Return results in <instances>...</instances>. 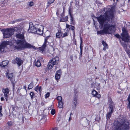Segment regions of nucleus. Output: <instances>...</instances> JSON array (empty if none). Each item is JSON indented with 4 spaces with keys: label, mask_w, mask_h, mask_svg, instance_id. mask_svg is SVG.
<instances>
[{
    "label": "nucleus",
    "mask_w": 130,
    "mask_h": 130,
    "mask_svg": "<svg viewBox=\"0 0 130 130\" xmlns=\"http://www.w3.org/2000/svg\"><path fill=\"white\" fill-rule=\"evenodd\" d=\"M105 16L101 15L96 18L100 24V28L103 27V29L97 31L98 34L103 35L104 34H110L113 30L115 26L112 24V19L114 16L111 10L106 11L105 13Z\"/></svg>",
    "instance_id": "f257e3e1"
},
{
    "label": "nucleus",
    "mask_w": 130,
    "mask_h": 130,
    "mask_svg": "<svg viewBox=\"0 0 130 130\" xmlns=\"http://www.w3.org/2000/svg\"><path fill=\"white\" fill-rule=\"evenodd\" d=\"M24 35V33L23 32L14 35V37H15L17 39V40H15L16 48L17 49L22 50L25 48H30L31 47L34 48V46H32L30 44L25 42Z\"/></svg>",
    "instance_id": "f03ea898"
},
{
    "label": "nucleus",
    "mask_w": 130,
    "mask_h": 130,
    "mask_svg": "<svg viewBox=\"0 0 130 130\" xmlns=\"http://www.w3.org/2000/svg\"><path fill=\"white\" fill-rule=\"evenodd\" d=\"M122 33L121 35L122 37L121 38L124 42H121V40L120 41L122 46L125 50L128 48L127 47V44L126 42H128L129 40V38H130V36H129L127 31L125 28H123L122 29Z\"/></svg>",
    "instance_id": "7ed1b4c3"
},
{
    "label": "nucleus",
    "mask_w": 130,
    "mask_h": 130,
    "mask_svg": "<svg viewBox=\"0 0 130 130\" xmlns=\"http://www.w3.org/2000/svg\"><path fill=\"white\" fill-rule=\"evenodd\" d=\"M129 122L126 121L118 122L114 130H128L129 128Z\"/></svg>",
    "instance_id": "20e7f679"
},
{
    "label": "nucleus",
    "mask_w": 130,
    "mask_h": 130,
    "mask_svg": "<svg viewBox=\"0 0 130 130\" xmlns=\"http://www.w3.org/2000/svg\"><path fill=\"white\" fill-rule=\"evenodd\" d=\"M59 62V58L58 56H56L54 58L51 59L48 64V67L49 69H51L55 65L58 64Z\"/></svg>",
    "instance_id": "39448f33"
},
{
    "label": "nucleus",
    "mask_w": 130,
    "mask_h": 130,
    "mask_svg": "<svg viewBox=\"0 0 130 130\" xmlns=\"http://www.w3.org/2000/svg\"><path fill=\"white\" fill-rule=\"evenodd\" d=\"M9 41L3 42L0 45V54L6 52V46L9 45Z\"/></svg>",
    "instance_id": "423d86ee"
},
{
    "label": "nucleus",
    "mask_w": 130,
    "mask_h": 130,
    "mask_svg": "<svg viewBox=\"0 0 130 130\" xmlns=\"http://www.w3.org/2000/svg\"><path fill=\"white\" fill-rule=\"evenodd\" d=\"M13 34V31L11 28L6 29L3 33L4 37V38H9Z\"/></svg>",
    "instance_id": "0eeeda50"
},
{
    "label": "nucleus",
    "mask_w": 130,
    "mask_h": 130,
    "mask_svg": "<svg viewBox=\"0 0 130 130\" xmlns=\"http://www.w3.org/2000/svg\"><path fill=\"white\" fill-rule=\"evenodd\" d=\"M110 104L109 105V111L107 115L106 118L107 119H109L110 118L111 116V115L113 112V102L110 100Z\"/></svg>",
    "instance_id": "6e6552de"
},
{
    "label": "nucleus",
    "mask_w": 130,
    "mask_h": 130,
    "mask_svg": "<svg viewBox=\"0 0 130 130\" xmlns=\"http://www.w3.org/2000/svg\"><path fill=\"white\" fill-rule=\"evenodd\" d=\"M36 29L37 28L32 24V22L29 23V28L28 30V32L36 34Z\"/></svg>",
    "instance_id": "1a4fd4ad"
},
{
    "label": "nucleus",
    "mask_w": 130,
    "mask_h": 130,
    "mask_svg": "<svg viewBox=\"0 0 130 130\" xmlns=\"http://www.w3.org/2000/svg\"><path fill=\"white\" fill-rule=\"evenodd\" d=\"M11 28L12 30L13 34H14H14H19L21 32V28L20 27H17Z\"/></svg>",
    "instance_id": "9d476101"
},
{
    "label": "nucleus",
    "mask_w": 130,
    "mask_h": 130,
    "mask_svg": "<svg viewBox=\"0 0 130 130\" xmlns=\"http://www.w3.org/2000/svg\"><path fill=\"white\" fill-rule=\"evenodd\" d=\"M12 62L13 64L17 63L19 66H20L23 63L21 59L20 58L17 57L16 58L15 60H13L12 61Z\"/></svg>",
    "instance_id": "9b49d317"
},
{
    "label": "nucleus",
    "mask_w": 130,
    "mask_h": 130,
    "mask_svg": "<svg viewBox=\"0 0 130 130\" xmlns=\"http://www.w3.org/2000/svg\"><path fill=\"white\" fill-rule=\"evenodd\" d=\"M9 91V90L8 88H3V92L4 94V97L6 101L8 100V97Z\"/></svg>",
    "instance_id": "f8f14e48"
},
{
    "label": "nucleus",
    "mask_w": 130,
    "mask_h": 130,
    "mask_svg": "<svg viewBox=\"0 0 130 130\" xmlns=\"http://www.w3.org/2000/svg\"><path fill=\"white\" fill-rule=\"evenodd\" d=\"M6 76L10 80L11 82L13 83H14V77L13 75V73H7Z\"/></svg>",
    "instance_id": "ddd939ff"
},
{
    "label": "nucleus",
    "mask_w": 130,
    "mask_h": 130,
    "mask_svg": "<svg viewBox=\"0 0 130 130\" xmlns=\"http://www.w3.org/2000/svg\"><path fill=\"white\" fill-rule=\"evenodd\" d=\"M43 29V26L42 25H40V27L39 28H37L36 32V34L37 33L38 34L41 35L43 33L42 30Z\"/></svg>",
    "instance_id": "4468645a"
},
{
    "label": "nucleus",
    "mask_w": 130,
    "mask_h": 130,
    "mask_svg": "<svg viewBox=\"0 0 130 130\" xmlns=\"http://www.w3.org/2000/svg\"><path fill=\"white\" fill-rule=\"evenodd\" d=\"M9 63V61L7 60L3 61L2 63H0V66L2 67H5Z\"/></svg>",
    "instance_id": "2eb2a0df"
},
{
    "label": "nucleus",
    "mask_w": 130,
    "mask_h": 130,
    "mask_svg": "<svg viewBox=\"0 0 130 130\" xmlns=\"http://www.w3.org/2000/svg\"><path fill=\"white\" fill-rule=\"evenodd\" d=\"M62 33L61 30H59L58 32L56 34V37L57 38H59L61 37H62Z\"/></svg>",
    "instance_id": "dca6fc26"
},
{
    "label": "nucleus",
    "mask_w": 130,
    "mask_h": 130,
    "mask_svg": "<svg viewBox=\"0 0 130 130\" xmlns=\"http://www.w3.org/2000/svg\"><path fill=\"white\" fill-rule=\"evenodd\" d=\"M102 43L104 46L103 50L105 51L106 50L107 48H108V45L103 40L102 41Z\"/></svg>",
    "instance_id": "f3484780"
},
{
    "label": "nucleus",
    "mask_w": 130,
    "mask_h": 130,
    "mask_svg": "<svg viewBox=\"0 0 130 130\" xmlns=\"http://www.w3.org/2000/svg\"><path fill=\"white\" fill-rule=\"evenodd\" d=\"M128 103L127 105V108L130 110V93L127 98Z\"/></svg>",
    "instance_id": "a211bd4d"
},
{
    "label": "nucleus",
    "mask_w": 130,
    "mask_h": 130,
    "mask_svg": "<svg viewBox=\"0 0 130 130\" xmlns=\"http://www.w3.org/2000/svg\"><path fill=\"white\" fill-rule=\"evenodd\" d=\"M71 8H70L69 9V14L70 15L71 17V21H74V20L73 19V16L71 14Z\"/></svg>",
    "instance_id": "6ab92c4d"
},
{
    "label": "nucleus",
    "mask_w": 130,
    "mask_h": 130,
    "mask_svg": "<svg viewBox=\"0 0 130 130\" xmlns=\"http://www.w3.org/2000/svg\"><path fill=\"white\" fill-rule=\"evenodd\" d=\"M80 39L81 41L80 42V55L81 56H82V51H83V47L82 46V43L83 41H82V38L80 37Z\"/></svg>",
    "instance_id": "aec40b11"
},
{
    "label": "nucleus",
    "mask_w": 130,
    "mask_h": 130,
    "mask_svg": "<svg viewBox=\"0 0 130 130\" xmlns=\"http://www.w3.org/2000/svg\"><path fill=\"white\" fill-rule=\"evenodd\" d=\"M23 115L22 114H19L18 118L19 120H22V122H23L24 118L23 117Z\"/></svg>",
    "instance_id": "412c9836"
},
{
    "label": "nucleus",
    "mask_w": 130,
    "mask_h": 130,
    "mask_svg": "<svg viewBox=\"0 0 130 130\" xmlns=\"http://www.w3.org/2000/svg\"><path fill=\"white\" fill-rule=\"evenodd\" d=\"M77 103V100L76 98H74L73 99V103L72 106L74 108L76 107Z\"/></svg>",
    "instance_id": "4be33fe9"
},
{
    "label": "nucleus",
    "mask_w": 130,
    "mask_h": 130,
    "mask_svg": "<svg viewBox=\"0 0 130 130\" xmlns=\"http://www.w3.org/2000/svg\"><path fill=\"white\" fill-rule=\"evenodd\" d=\"M46 46V44H44L41 47L39 48V50L42 52L44 51L45 48Z\"/></svg>",
    "instance_id": "5701e85b"
},
{
    "label": "nucleus",
    "mask_w": 130,
    "mask_h": 130,
    "mask_svg": "<svg viewBox=\"0 0 130 130\" xmlns=\"http://www.w3.org/2000/svg\"><path fill=\"white\" fill-rule=\"evenodd\" d=\"M68 16H67L64 18L62 17L60 20V22H65L68 21Z\"/></svg>",
    "instance_id": "b1692460"
},
{
    "label": "nucleus",
    "mask_w": 130,
    "mask_h": 130,
    "mask_svg": "<svg viewBox=\"0 0 130 130\" xmlns=\"http://www.w3.org/2000/svg\"><path fill=\"white\" fill-rule=\"evenodd\" d=\"M35 91L38 92V91H39L40 92L42 90L41 87H39V86H37L35 88Z\"/></svg>",
    "instance_id": "393cba45"
},
{
    "label": "nucleus",
    "mask_w": 130,
    "mask_h": 130,
    "mask_svg": "<svg viewBox=\"0 0 130 130\" xmlns=\"http://www.w3.org/2000/svg\"><path fill=\"white\" fill-rule=\"evenodd\" d=\"M63 103L62 101H58V107L59 108H61L63 107Z\"/></svg>",
    "instance_id": "a878e982"
},
{
    "label": "nucleus",
    "mask_w": 130,
    "mask_h": 130,
    "mask_svg": "<svg viewBox=\"0 0 130 130\" xmlns=\"http://www.w3.org/2000/svg\"><path fill=\"white\" fill-rule=\"evenodd\" d=\"M35 65L37 67H39L41 66V63L39 60H37L35 63Z\"/></svg>",
    "instance_id": "bb28decb"
},
{
    "label": "nucleus",
    "mask_w": 130,
    "mask_h": 130,
    "mask_svg": "<svg viewBox=\"0 0 130 130\" xmlns=\"http://www.w3.org/2000/svg\"><path fill=\"white\" fill-rule=\"evenodd\" d=\"M33 87V84L32 83H31L30 84L28 87V89H31Z\"/></svg>",
    "instance_id": "cd10ccee"
},
{
    "label": "nucleus",
    "mask_w": 130,
    "mask_h": 130,
    "mask_svg": "<svg viewBox=\"0 0 130 130\" xmlns=\"http://www.w3.org/2000/svg\"><path fill=\"white\" fill-rule=\"evenodd\" d=\"M125 51L128 56L130 58V50H129L128 48L125 50Z\"/></svg>",
    "instance_id": "c85d7f7f"
},
{
    "label": "nucleus",
    "mask_w": 130,
    "mask_h": 130,
    "mask_svg": "<svg viewBox=\"0 0 130 130\" xmlns=\"http://www.w3.org/2000/svg\"><path fill=\"white\" fill-rule=\"evenodd\" d=\"M19 21H20V20L19 19H16V20H13V21H11L9 23L10 24H14L15 22H19Z\"/></svg>",
    "instance_id": "c756f323"
},
{
    "label": "nucleus",
    "mask_w": 130,
    "mask_h": 130,
    "mask_svg": "<svg viewBox=\"0 0 130 130\" xmlns=\"http://www.w3.org/2000/svg\"><path fill=\"white\" fill-rule=\"evenodd\" d=\"M60 75H59L58 74H56L55 76L56 79L57 80L59 79L60 78Z\"/></svg>",
    "instance_id": "7c9ffc66"
},
{
    "label": "nucleus",
    "mask_w": 130,
    "mask_h": 130,
    "mask_svg": "<svg viewBox=\"0 0 130 130\" xmlns=\"http://www.w3.org/2000/svg\"><path fill=\"white\" fill-rule=\"evenodd\" d=\"M29 94L30 96H31V99L32 100L34 98V92H30Z\"/></svg>",
    "instance_id": "2f4dec72"
},
{
    "label": "nucleus",
    "mask_w": 130,
    "mask_h": 130,
    "mask_svg": "<svg viewBox=\"0 0 130 130\" xmlns=\"http://www.w3.org/2000/svg\"><path fill=\"white\" fill-rule=\"evenodd\" d=\"M97 93V92L96 91L93 90L92 91V94L93 95L95 96Z\"/></svg>",
    "instance_id": "473e14b6"
},
{
    "label": "nucleus",
    "mask_w": 130,
    "mask_h": 130,
    "mask_svg": "<svg viewBox=\"0 0 130 130\" xmlns=\"http://www.w3.org/2000/svg\"><path fill=\"white\" fill-rule=\"evenodd\" d=\"M56 74H58L59 75H61V70H59L58 71H57L56 72Z\"/></svg>",
    "instance_id": "72a5a7b5"
},
{
    "label": "nucleus",
    "mask_w": 130,
    "mask_h": 130,
    "mask_svg": "<svg viewBox=\"0 0 130 130\" xmlns=\"http://www.w3.org/2000/svg\"><path fill=\"white\" fill-rule=\"evenodd\" d=\"M62 98L61 96H58L57 98V99L58 101H62Z\"/></svg>",
    "instance_id": "f704fd0d"
},
{
    "label": "nucleus",
    "mask_w": 130,
    "mask_h": 130,
    "mask_svg": "<svg viewBox=\"0 0 130 130\" xmlns=\"http://www.w3.org/2000/svg\"><path fill=\"white\" fill-rule=\"evenodd\" d=\"M55 113V110L54 109H52V110L51 113L52 115H54Z\"/></svg>",
    "instance_id": "c9c22d12"
},
{
    "label": "nucleus",
    "mask_w": 130,
    "mask_h": 130,
    "mask_svg": "<svg viewBox=\"0 0 130 130\" xmlns=\"http://www.w3.org/2000/svg\"><path fill=\"white\" fill-rule=\"evenodd\" d=\"M50 93L49 92H48L47 93L45 94V98H48L50 96Z\"/></svg>",
    "instance_id": "e433bc0d"
},
{
    "label": "nucleus",
    "mask_w": 130,
    "mask_h": 130,
    "mask_svg": "<svg viewBox=\"0 0 130 130\" xmlns=\"http://www.w3.org/2000/svg\"><path fill=\"white\" fill-rule=\"evenodd\" d=\"M54 1L55 0H49V1L48 2V4H51L53 3Z\"/></svg>",
    "instance_id": "4c0bfd02"
},
{
    "label": "nucleus",
    "mask_w": 130,
    "mask_h": 130,
    "mask_svg": "<svg viewBox=\"0 0 130 130\" xmlns=\"http://www.w3.org/2000/svg\"><path fill=\"white\" fill-rule=\"evenodd\" d=\"M28 5L30 6H32L34 5V3L32 2H30L28 3Z\"/></svg>",
    "instance_id": "58836bf2"
},
{
    "label": "nucleus",
    "mask_w": 130,
    "mask_h": 130,
    "mask_svg": "<svg viewBox=\"0 0 130 130\" xmlns=\"http://www.w3.org/2000/svg\"><path fill=\"white\" fill-rule=\"evenodd\" d=\"M70 26H71V27L69 28V29L70 30H74L75 29L74 27L73 26H72L71 25Z\"/></svg>",
    "instance_id": "ea45409f"
},
{
    "label": "nucleus",
    "mask_w": 130,
    "mask_h": 130,
    "mask_svg": "<svg viewBox=\"0 0 130 130\" xmlns=\"http://www.w3.org/2000/svg\"><path fill=\"white\" fill-rule=\"evenodd\" d=\"M49 37V36H48L47 37H46L45 38V41L44 42V44H46L47 40V39H48Z\"/></svg>",
    "instance_id": "a19ab883"
},
{
    "label": "nucleus",
    "mask_w": 130,
    "mask_h": 130,
    "mask_svg": "<svg viewBox=\"0 0 130 130\" xmlns=\"http://www.w3.org/2000/svg\"><path fill=\"white\" fill-rule=\"evenodd\" d=\"M95 97H96L98 98H99L101 97V95L100 94H98L97 93V94H96Z\"/></svg>",
    "instance_id": "79ce46f5"
},
{
    "label": "nucleus",
    "mask_w": 130,
    "mask_h": 130,
    "mask_svg": "<svg viewBox=\"0 0 130 130\" xmlns=\"http://www.w3.org/2000/svg\"><path fill=\"white\" fill-rule=\"evenodd\" d=\"M68 35V34L67 32H65L63 34L62 36V38L64 37H65L66 36Z\"/></svg>",
    "instance_id": "37998d69"
},
{
    "label": "nucleus",
    "mask_w": 130,
    "mask_h": 130,
    "mask_svg": "<svg viewBox=\"0 0 130 130\" xmlns=\"http://www.w3.org/2000/svg\"><path fill=\"white\" fill-rule=\"evenodd\" d=\"M115 36L117 38H121V37L118 34H117L115 35Z\"/></svg>",
    "instance_id": "c03bdc74"
},
{
    "label": "nucleus",
    "mask_w": 130,
    "mask_h": 130,
    "mask_svg": "<svg viewBox=\"0 0 130 130\" xmlns=\"http://www.w3.org/2000/svg\"><path fill=\"white\" fill-rule=\"evenodd\" d=\"M7 124H8V125L9 126H11L12 125V123L11 122H8Z\"/></svg>",
    "instance_id": "a18cd8bd"
},
{
    "label": "nucleus",
    "mask_w": 130,
    "mask_h": 130,
    "mask_svg": "<svg viewBox=\"0 0 130 130\" xmlns=\"http://www.w3.org/2000/svg\"><path fill=\"white\" fill-rule=\"evenodd\" d=\"M73 37H75V33L74 31H73Z\"/></svg>",
    "instance_id": "49530a36"
},
{
    "label": "nucleus",
    "mask_w": 130,
    "mask_h": 130,
    "mask_svg": "<svg viewBox=\"0 0 130 130\" xmlns=\"http://www.w3.org/2000/svg\"><path fill=\"white\" fill-rule=\"evenodd\" d=\"M70 26L67 24H66V27L67 28H69Z\"/></svg>",
    "instance_id": "de8ad7c7"
},
{
    "label": "nucleus",
    "mask_w": 130,
    "mask_h": 130,
    "mask_svg": "<svg viewBox=\"0 0 130 130\" xmlns=\"http://www.w3.org/2000/svg\"><path fill=\"white\" fill-rule=\"evenodd\" d=\"M1 100L2 101H4L5 100L4 99L3 97H1Z\"/></svg>",
    "instance_id": "09e8293b"
},
{
    "label": "nucleus",
    "mask_w": 130,
    "mask_h": 130,
    "mask_svg": "<svg viewBox=\"0 0 130 130\" xmlns=\"http://www.w3.org/2000/svg\"><path fill=\"white\" fill-rule=\"evenodd\" d=\"M74 21H71V24H74Z\"/></svg>",
    "instance_id": "8fccbe9b"
},
{
    "label": "nucleus",
    "mask_w": 130,
    "mask_h": 130,
    "mask_svg": "<svg viewBox=\"0 0 130 130\" xmlns=\"http://www.w3.org/2000/svg\"><path fill=\"white\" fill-rule=\"evenodd\" d=\"M71 119V117H70L69 119V121H70V120Z\"/></svg>",
    "instance_id": "3c124183"
},
{
    "label": "nucleus",
    "mask_w": 130,
    "mask_h": 130,
    "mask_svg": "<svg viewBox=\"0 0 130 130\" xmlns=\"http://www.w3.org/2000/svg\"><path fill=\"white\" fill-rule=\"evenodd\" d=\"M24 89H25L26 90V87H25V86L24 87Z\"/></svg>",
    "instance_id": "603ef678"
},
{
    "label": "nucleus",
    "mask_w": 130,
    "mask_h": 130,
    "mask_svg": "<svg viewBox=\"0 0 130 130\" xmlns=\"http://www.w3.org/2000/svg\"><path fill=\"white\" fill-rule=\"evenodd\" d=\"M75 58H77V56H76V55H75Z\"/></svg>",
    "instance_id": "864d4df0"
},
{
    "label": "nucleus",
    "mask_w": 130,
    "mask_h": 130,
    "mask_svg": "<svg viewBox=\"0 0 130 130\" xmlns=\"http://www.w3.org/2000/svg\"><path fill=\"white\" fill-rule=\"evenodd\" d=\"M72 115V113H71L70 114V116H71V115Z\"/></svg>",
    "instance_id": "5fc2aeb1"
},
{
    "label": "nucleus",
    "mask_w": 130,
    "mask_h": 130,
    "mask_svg": "<svg viewBox=\"0 0 130 130\" xmlns=\"http://www.w3.org/2000/svg\"><path fill=\"white\" fill-rule=\"evenodd\" d=\"M71 59L72 60H72V57L71 58Z\"/></svg>",
    "instance_id": "6e6d98bb"
},
{
    "label": "nucleus",
    "mask_w": 130,
    "mask_h": 130,
    "mask_svg": "<svg viewBox=\"0 0 130 130\" xmlns=\"http://www.w3.org/2000/svg\"><path fill=\"white\" fill-rule=\"evenodd\" d=\"M53 130H57V129H54Z\"/></svg>",
    "instance_id": "4d7b16f0"
},
{
    "label": "nucleus",
    "mask_w": 130,
    "mask_h": 130,
    "mask_svg": "<svg viewBox=\"0 0 130 130\" xmlns=\"http://www.w3.org/2000/svg\"><path fill=\"white\" fill-rule=\"evenodd\" d=\"M0 115H1H1V116H2L3 115L2 114H2H1V113L0 114Z\"/></svg>",
    "instance_id": "13d9d810"
},
{
    "label": "nucleus",
    "mask_w": 130,
    "mask_h": 130,
    "mask_svg": "<svg viewBox=\"0 0 130 130\" xmlns=\"http://www.w3.org/2000/svg\"><path fill=\"white\" fill-rule=\"evenodd\" d=\"M76 42H75V44H76Z\"/></svg>",
    "instance_id": "bf43d9fd"
},
{
    "label": "nucleus",
    "mask_w": 130,
    "mask_h": 130,
    "mask_svg": "<svg viewBox=\"0 0 130 130\" xmlns=\"http://www.w3.org/2000/svg\"><path fill=\"white\" fill-rule=\"evenodd\" d=\"M55 67H56V70L57 67H56V66H55Z\"/></svg>",
    "instance_id": "052dcab7"
},
{
    "label": "nucleus",
    "mask_w": 130,
    "mask_h": 130,
    "mask_svg": "<svg viewBox=\"0 0 130 130\" xmlns=\"http://www.w3.org/2000/svg\"><path fill=\"white\" fill-rule=\"evenodd\" d=\"M95 69H96V67H95Z\"/></svg>",
    "instance_id": "680f3d73"
},
{
    "label": "nucleus",
    "mask_w": 130,
    "mask_h": 130,
    "mask_svg": "<svg viewBox=\"0 0 130 130\" xmlns=\"http://www.w3.org/2000/svg\"><path fill=\"white\" fill-rule=\"evenodd\" d=\"M13 110H14V108H13Z\"/></svg>",
    "instance_id": "e2e57ef3"
},
{
    "label": "nucleus",
    "mask_w": 130,
    "mask_h": 130,
    "mask_svg": "<svg viewBox=\"0 0 130 130\" xmlns=\"http://www.w3.org/2000/svg\"><path fill=\"white\" fill-rule=\"evenodd\" d=\"M13 110H14V108H13Z\"/></svg>",
    "instance_id": "0e129e2a"
},
{
    "label": "nucleus",
    "mask_w": 130,
    "mask_h": 130,
    "mask_svg": "<svg viewBox=\"0 0 130 130\" xmlns=\"http://www.w3.org/2000/svg\"><path fill=\"white\" fill-rule=\"evenodd\" d=\"M128 1H130V0H128Z\"/></svg>",
    "instance_id": "69168bd1"
}]
</instances>
